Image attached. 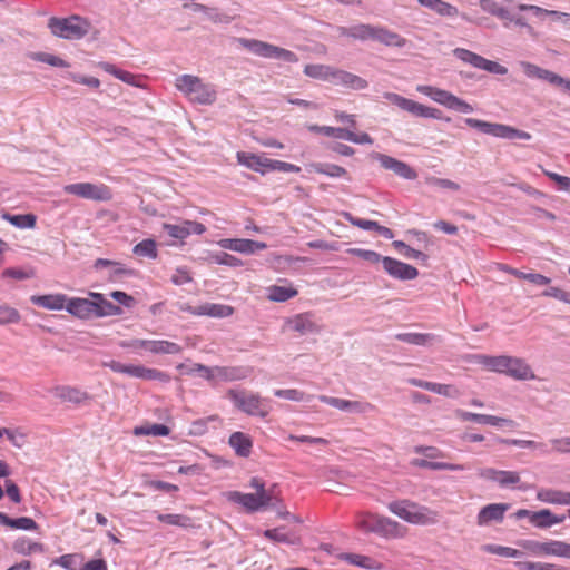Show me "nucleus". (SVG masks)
I'll list each match as a JSON object with an SVG mask.
<instances>
[{"mask_svg":"<svg viewBox=\"0 0 570 570\" xmlns=\"http://www.w3.org/2000/svg\"><path fill=\"white\" fill-rule=\"evenodd\" d=\"M355 528L362 533H374L383 539H403L407 534V528L400 522L370 511H361L354 518Z\"/></svg>","mask_w":570,"mask_h":570,"instance_id":"f257e3e1","label":"nucleus"},{"mask_svg":"<svg viewBox=\"0 0 570 570\" xmlns=\"http://www.w3.org/2000/svg\"><path fill=\"white\" fill-rule=\"evenodd\" d=\"M89 297H69L67 312L80 320L121 314V308L106 299L101 293L89 292Z\"/></svg>","mask_w":570,"mask_h":570,"instance_id":"f03ea898","label":"nucleus"},{"mask_svg":"<svg viewBox=\"0 0 570 570\" xmlns=\"http://www.w3.org/2000/svg\"><path fill=\"white\" fill-rule=\"evenodd\" d=\"M387 509L405 522L416 525H433L440 519L438 511L411 500L392 501L387 504Z\"/></svg>","mask_w":570,"mask_h":570,"instance_id":"7ed1b4c3","label":"nucleus"},{"mask_svg":"<svg viewBox=\"0 0 570 570\" xmlns=\"http://www.w3.org/2000/svg\"><path fill=\"white\" fill-rule=\"evenodd\" d=\"M226 395L237 410L247 415L264 419L272 411L271 401L258 393L245 389H230Z\"/></svg>","mask_w":570,"mask_h":570,"instance_id":"20e7f679","label":"nucleus"},{"mask_svg":"<svg viewBox=\"0 0 570 570\" xmlns=\"http://www.w3.org/2000/svg\"><path fill=\"white\" fill-rule=\"evenodd\" d=\"M175 86L194 104L212 105L216 100L215 87L197 76L181 75L176 78Z\"/></svg>","mask_w":570,"mask_h":570,"instance_id":"39448f33","label":"nucleus"},{"mask_svg":"<svg viewBox=\"0 0 570 570\" xmlns=\"http://www.w3.org/2000/svg\"><path fill=\"white\" fill-rule=\"evenodd\" d=\"M48 28L56 37L77 40L83 38L89 32L90 22L80 16H71L69 18L52 17L48 21Z\"/></svg>","mask_w":570,"mask_h":570,"instance_id":"423d86ee","label":"nucleus"},{"mask_svg":"<svg viewBox=\"0 0 570 570\" xmlns=\"http://www.w3.org/2000/svg\"><path fill=\"white\" fill-rule=\"evenodd\" d=\"M238 45L255 56L268 59H277L289 63L298 62V56L285 48L249 38H237Z\"/></svg>","mask_w":570,"mask_h":570,"instance_id":"0eeeda50","label":"nucleus"},{"mask_svg":"<svg viewBox=\"0 0 570 570\" xmlns=\"http://www.w3.org/2000/svg\"><path fill=\"white\" fill-rule=\"evenodd\" d=\"M466 126L478 129L485 135H490L497 138L503 139H521L529 140L531 139V135L527 131L517 129L514 127L497 124V122H488L484 120L475 119V118H466L464 120Z\"/></svg>","mask_w":570,"mask_h":570,"instance_id":"6e6552de","label":"nucleus"},{"mask_svg":"<svg viewBox=\"0 0 570 570\" xmlns=\"http://www.w3.org/2000/svg\"><path fill=\"white\" fill-rule=\"evenodd\" d=\"M102 366L109 367L115 373H121L131 377L141 379L146 381H159L168 383L170 376L168 373L159 371L157 368L146 367L144 365L124 364L118 361L104 362Z\"/></svg>","mask_w":570,"mask_h":570,"instance_id":"1a4fd4ad","label":"nucleus"},{"mask_svg":"<svg viewBox=\"0 0 570 570\" xmlns=\"http://www.w3.org/2000/svg\"><path fill=\"white\" fill-rule=\"evenodd\" d=\"M416 91L430 97L433 101L462 114H471L474 108L465 100L456 97L452 92L433 86L419 85Z\"/></svg>","mask_w":570,"mask_h":570,"instance_id":"9d476101","label":"nucleus"},{"mask_svg":"<svg viewBox=\"0 0 570 570\" xmlns=\"http://www.w3.org/2000/svg\"><path fill=\"white\" fill-rule=\"evenodd\" d=\"M63 191L66 194L73 195L82 199L95 202H108L112 198L111 189L102 183L69 184L63 187Z\"/></svg>","mask_w":570,"mask_h":570,"instance_id":"9b49d317","label":"nucleus"},{"mask_svg":"<svg viewBox=\"0 0 570 570\" xmlns=\"http://www.w3.org/2000/svg\"><path fill=\"white\" fill-rule=\"evenodd\" d=\"M384 98L393 104L394 106L399 107L400 109L410 112L411 115L415 117H422V118H432V119H441L442 112L441 110L429 107L425 105H422L420 102H416L412 99H407L399 94L395 92H385Z\"/></svg>","mask_w":570,"mask_h":570,"instance_id":"f8f14e48","label":"nucleus"},{"mask_svg":"<svg viewBox=\"0 0 570 570\" xmlns=\"http://www.w3.org/2000/svg\"><path fill=\"white\" fill-rule=\"evenodd\" d=\"M453 55L462 62L476 69L485 70L495 75H505L508 72V69L504 66L495 61L488 60L484 57L464 48H455L453 50Z\"/></svg>","mask_w":570,"mask_h":570,"instance_id":"ddd939ff","label":"nucleus"},{"mask_svg":"<svg viewBox=\"0 0 570 570\" xmlns=\"http://www.w3.org/2000/svg\"><path fill=\"white\" fill-rule=\"evenodd\" d=\"M228 501L240 504L248 512H255L267 507H274L275 502L271 501V493H242L239 491H229L226 494Z\"/></svg>","mask_w":570,"mask_h":570,"instance_id":"4468645a","label":"nucleus"},{"mask_svg":"<svg viewBox=\"0 0 570 570\" xmlns=\"http://www.w3.org/2000/svg\"><path fill=\"white\" fill-rule=\"evenodd\" d=\"M517 544L523 549L525 553L532 557L561 556L562 541L559 540L541 542L537 540L524 539L519 540Z\"/></svg>","mask_w":570,"mask_h":570,"instance_id":"2eb2a0df","label":"nucleus"},{"mask_svg":"<svg viewBox=\"0 0 570 570\" xmlns=\"http://www.w3.org/2000/svg\"><path fill=\"white\" fill-rule=\"evenodd\" d=\"M478 474L481 479L495 482L501 488H513L521 481L520 473L517 471L483 468Z\"/></svg>","mask_w":570,"mask_h":570,"instance_id":"dca6fc26","label":"nucleus"},{"mask_svg":"<svg viewBox=\"0 0 570 570\" xmlns=\"http://www.w3.org/2000/svg\"><path fill=\"white\" fill-rule=\"evenodd\" d=\"M381 263L384 271L396 279L410 281L416 278L419 275V271L414 266L389 256L383 257Z\"/></svg>","mask_w":570,"mask_h":570,"instance_id":"f3484780","label":"nucleus"},{"mask_svg":"<svg viewBox=\"0 0 570 570\" xmlns=\"http://www.w3.org/2000/svg\"><path fill=\"white\" fill-rule=\"evenodd\" d=\"M285 328L297 333L298 335H306L320 332V326L314 322L312 313H301L289 317L285 322Z\"/></svg>","mask_w":570,"mask_h":570,"instance_id":"a211bd4d","label":"nucleus"},{"mask_svg":"<svg viewBox=\"0 0 570 570\" xmlns=\"http://www.w3.org/2000/svg\"><path fill=\"white\" fill-rule=\"evenodd\" d=\"M373 157L380 161L382 167L392 170L394 174L402 178L413 180L417 177L416 171L404 161L379 153H375Z\"/></svg>","mask_w":570,"mask_h":570,"instance_id":"6ab92c4d","label":"nucleus"},{"mask_svg":"<svg viewBox=\"0 0 570 570\" xmlns=\"http://www.w3.org/2000/svg\"><path fill=\"white\" fill-rule=\"evenodd\" d=\"M504 375L510 376L517 381H529L535 379V374L533 373L531 366L523 358L509 355Z\"/></svg>","mask_w":570,"mask_h":570,"instance_id":"aec40b11","label":"nucleus"},{"mask_svg":"<svg viewBox=\"0 0 570 570\" xmlns=\"http://www.w3.org/2000/svg\"><path fill=\"white\" fill-rule=\"evenodd\" d=\"M236 158L239 165L252 169L256 173H269V158L264 155L253 154L247 151H238Z\"/></svg>","mask_w":570,"mask_h":570,"instance_id":"412c9836","label":"nucleus"},{"mask_svg":"<svg viewBox=\"0 0 570 570\" xmlns=\"http://www.w3.org/2000/svg\"><path fill=\"white\" fill-rule=\"evenodd\" d=\"M332 83L352 90H363L368 87L367 80L343 69L335 68Z\"/></svg>","mask_w":570,"mask_h":570,"instance_id":"4be33fe9","label":"nucleus"},{"mask_svg":"<svg viewBox=\"0 0 570 570\" xmlns=\"http://www.w3.org/2000/svg\"><path fill=\"white\" fill-rule=\"evenodd\" d=\"M510 509L508 503H491L483 507L476 517V522L480 527L487 525L490 522H501L504 513Z\"/></svg>","mask_w":570,"mask_h":570,"instance_id":"5701e85b","label":"nucleus"},{"mask_svg":"<svg viewBox=\"0 0 570 570\" xmlns=\"http://www.w3.org/2000/svg\"><path fill=\"white\" fill-rule=\"evenodd\" d=\"M248 371L240 366H213L212 384L246 379Z\"/></svg>","mask_w":570,"mask_h":570,"instance_id":"b1692460","label":"nucleus"},{"mask_svg":"<svg viewBox=\"0 0 570 570\" xmlns=\"http://www.w3.org/2000/svg\"><path fill=\"white\" fill-rule=\"evenodd\" d=\"M68 296L61 293L47 295H32L30 301L32 304L49 311H67Z\"/></svg>","mask_w":570,"mask_h":570,"instance_id":"393cba45","label":"nucleus"},{"mask_svg":"<svg viewBox=\"0 0 570 570\" xmlns=\"http://www.w3.org/2000/svg\"><path fill=\"white\" fill-rule=\"evenodd\" d=\"M472 360L474 363L483 366L488 371L505 374L508 355L492 356L485 354H476L472 356Z\"/></svg>","mask_w":570,"mask_h":570,"instance_id":"a878e982","label":"nucleus"},{"mask_svg":"<svg viewBox=\"0 0 570 570\" xmlns=\"http://www.w3.org/2000/svg\"><path fill=\"white\" fill-rule=\"evenodd\" d=\"M53 395L61 402H69L72 404H82L90 400L87 392L73 386H57L53 390Z\"/></svg>","mask_w":570,"mask_h":570,"instance_id":"bb28decb","label":"nucleus"},{"mask_svg":"<svg viewBox=\"0 0 570 570\" xmlns=\"http://www.w3.org/2000/svg\"><path fill=\"white\" fill-rule=\"evenodd\" d=\"M519 11H530L533 16L543 20L546 17L552 18L554 21H560L564 24L570 26V13H564L556 10H548L534 4H519Z\"/></svg>","mask_w":570,"mask_h":570,"instance_id":"cd10ccee","label":"nucleus"},{"mask_svg":"<svg viewBox=\"0 0 570 570\" xmlns=\"http://www.w3.org/2000/svg\"><path fill=\"white\" fill-rule=\"evenodd\" d=\"M229 446L235 451L236 455L240 458H248L253 449L252 438L244 432H234L228 439Z\"/></svg>","mask_w":570,"mask_h":570,"instance_id":"c85d7f7f","label":"nucleus"},{"mask_svg":"<svg viewBox=\"0 0 570 570\" xmlns=\"http://www.w3.org/2000/svg\"><path fill=\"white\" fill-rule=\"evenodd\" d=\"M375 28L371 24L360 23L353 27H337L336 30L342 37H351L358 40H374Z\"/></svg>","mask_w":570,"mask_h":570,"instance_id":"c756f323","label":"nucleus"},{"mask_svg":"<svg viewBox=\"0 0 570 570\" xmlns=\"http://www.w3.org/2000/svg\"><path fill=\"white\" fill-rule=\"evenodd\" d=\"M104 71L112 75L117 79L124 81L134 87H141L142 76L134 75L129 71L119 69L112 63L109 62H99L98 65Z\"/></svg>","mask_w":570,"mask_h":570,"instance_id":"7c9ffc66","label":"nucleus"},{"mask_svg":"<svg viewBox=\"0 0 570 570\" xmlns=\"http://www.w3.org/2000/svg\"><path fill=\"white\" fill-rule=\"evenodd\" d=\"M564 519V515H554L550 510L543 509L533 512L531 515V523L537 528L546 529L554 524L562 523Z\"/></svg>","mask_w":570,"mask_h":570,"instance_id":"2f4dec72","label":"nucleus"},{"mask_svg":"<svg viewBox=\"0 0 570 570\" xmlns=\"http://www.w3.org/2000/svg\"><path fill=\"white\" fill-rule=\"evenodd\" d=\"M335 67L322 63H309L304 67V75L321 81L332 83Z\"/></svg>","mask_w":570,"mask_h":570,"instance_id":"473e14b6","label":"nucleus"},{"mask_svg":"<svg viewBox=\"0 0 570 570\" xmlns=\"http://www.w3.org/2000/svg\"><path fill=\"white\" fill-rule=\"evenodd\" d=\"M0 524L14 530L36 531L38 529L37 522L29 517L13 519L3 512H0Z\"/></svg>","mask_w":570,"mask_h":570,"instance_id":"72a5a7b5","label":"nucleus"},{"mask_svg":"<svg viewBox=\"0 0 570 570\" xmlns=\"http://www.w3.org/2000/svg\"><path fill=\"white\" fill-rule=\"evenodd\" d=\"M419 3L435 13H438L441 17H449L453 18L459 16V9L454 6H452L449 2H445L443 0H417Z\"/></svg>","mask_w":570,"mask_h":570,"instance_id":"f704fd0d","label":"nucleus"},{"mask_svg":"<svg viewBox=\"0 0 570 570\" xmlns=\"http://www.w3.org/2000/svg\"><path fill=\"white\" fill-rule=\"evenodd\" d=\"M374 40L389 46V47H397L402 48L406 43V39L400 36L399 33L391 31L383 27L375 28Z\"/></svg>","mask_w":570,"mask_h":570,"instance_id":"c9c22d12","label":"nucleus"},{"mask_svg":"<svg viewBox=\"0 0 570 570\" xmlns=\"http://www.w3.org/2000/svg\"><path fill=\"white\" fill-rule=\"evenodd\" d=\"M411 464L416 468L421 469H429V470H448V471H463L465 469V465L463 464H453L448 462H441V461H431L426 459H413L411 461Z\"/></svg>","mask_w":570,"mask_h":570,"instance_id":"e433bc0d","label":"nucleus"},{"mask_svg":"<svg viewBox=\"0 0 570 570\" xmlns=\"http://www.w3.org/2000/svg\"><path fill=\"white\" fill-rule=\"evenodd\" d=\"M341 559L348 562L350 564H354L364 569H371V570H382L383 564L376 561L375 559L357 554V553H344L341 556Z\"/></svg>","mask_w":570,"mask_h":570,"instance_id":"4c0bfd02","label":"nucleus"},{"mask_svg":"<svg viewBox=\"0 0 570 570\" xmlns=\"http://www.w3.org/2000/svg\"><path fill=\"white\" fill-rule=\"evenodd\" d=\"M153 354H178L181 347L174 342L165 340H147V350Z\"/></svg>","mask_w":570,"mask_h":570,"instance_id":"58836bf2","label":"nucleus"},{"mask_svg":"<svg viewBox=\"0 0 570 570\" xmlns=\"http://www.w3.org/2000/svg\"><path fill=\"white\" fill-rule=\"evenodd\" d=\"M312 171L328 176L331 178L345 177L350 179L345 168L330 163H314L309 165Z\"/></svg>","mask_w":570,"mask_h":570,"instance_id":"ea45409f","label":"nucleus"},{"mask_svg":"<svg viewBox=\"0 0 570 570\" xmlns=\"http://www.w3.org/2000/svg\"><path fill=\"white\" fill-rule=\"evenodd\" d=\"M233 312L234 309L229 305L207 303L198 307L197 314L223 318L230 316Z\"/></svg>","mask_w":570,"mask_h":570,"instance_id":"a19ab883","label":"nucleus"},{"mask_svg":"<svg viewBox=\"0 0 570 570\" xmlns=\"http://www.w3.org/2000/svg\"><path fill=\"white\" fill-rule=\"evenodd\" d=\"M395 338L407 344L424 346L432 344L435 335L431 333H399Z\"/></svg>","mask_w":570,"mask_h":570,"instance_id":"79ce46f5","label":"nucleus"},{"mask_svg":"<svg viewBox=\"0 0 570 570\" xmlns=\"http://www.w3.org/2000/svg\"><path fill=\"white\" fill-rule=\"evenodd\" d=\"M264 537L272 541L287 544H296L298 542V537L294 532L285 531L284 527L265 530Z\"/></svg>","mask_w":570,"mask_h":570,"instance_id":"37998d69","label":"nucleus"},{"mask_svg":"<svg viewBox=\"0 0 570 570\" xmlns=\"http://www.w3.org/2000/svg\"><path fill=\"white\" fill-rule=\"evenodd\" d=\"M2 218L20 229L35 228L37 223V217L33 214L11 215L8 213H3Z\"/></svg>","mask_w":570,"mask_h":570,"instance_id":"c03bdc74","label":"nucleus"},{"mask_svg":"<svg viewBox=\"0 0 570 570\" xmlns=\"http://www.w3.org/2000/svg\"><path fill=\"white\" fill-rule=\"evenodd\" d=\"M267 297L273 302H286L297 295V291L292 286L273 285L267 288Z\"/></svg>","mask_w":570,"mask_h":570,"instance_id":"a18cd8bd","label":"nucleus"},{"mask_svg":"<svg viewBox=\"0 0 570 570\" xmlns=\"http://www.w3.org/2000/svg\"><path fill=\"white\" fill-rule=\"evenodd\" d=\"M502 444L514 445L523 449L539 450L541 454H550V451L546 443L537 442L533 440H521V439H499Z\"/></svg>","mask_w":570,"mask_h":570,"instance_id":"49530a36","label":"nucleus"},{"mask_svg":"<svg viewBox=\"0 0 570 570\" xmlns=\"http://www.w3.org/2000/svg\"><path fill=\"white\" fill-rule=\"evenodd\" d=\"M265 248H267V245L263 242L235 238L234 252L250 255L254 254L256 250H263Z\"/></svg>","mask_w":570,"mask_h":570,"instance_id":"de8ad7c7","label":"nucleus"},{"mask_svg":"<svg viewBox=\"0 0 570 570\" xmlns=\"http://www.w3.org/2000/svg\"><path fill=\"white\" fill-rule=\"evenodd\" d=\"M481 550L487 553L497 554L505 558H520L521 556H523V552L521 550L491 543L483 544L481 547Z\"/></svg>","mask_w":570,"mask_h":570,"instance_id":"09e8293b","label":"nucleus"},{"mask_svg":"<svg viewBox=\"0 0 570 570\" xmlns=\"http://www.w3.org/2000/svg\"><path fill=\"white\" fill-rule=\"evenodd\" d=\"M13 550L22 556H29L33 552H42L43 547L41 543L33 542L27 538H19L13 542Z\"/></svg>","mask_w":570,"mask_h":570,"instance_id":"8fccbe9b","label":"nucleus"},{"mask_svg":"<svg viewBox=\"0 0 570 570\" xmlns=\"http://www.w3.org/2000/svg\"><path fill=\"white\" fill-rule=\"evenodd\" d=\"M480 7L483 11L504 21L509 17V10L504 8L498 0H480Z\"/></svg>","mask_w":570,"mask_h":570,"instance_id":"3c124183","label":"nucleus"},{"mask_svg":"<svg viewBox=\"0 0 570 570\" xmlns=\"http://www.w3.org/2000/svg\"><path fill=\"white\" fill-rule=\"evenodd\" d=\"M28 57L33 61L45 62L52 67H59V68L70 67L69 62H67L62 58L51 55V53H47V52H30V53H28Z\"/></svg>","mask_w":570,"mask_h":570,"instance_id":"603ef678","label":"nucleus"},{"mask_svg":"<svg viewBox=\"0 0 570 570\" xmlns=\"http://www.w3.org/2000/svg\"><path fill=\"white\" fill-rule=\"evenodd\" d=\"M157 520L167 523L170 525H176L180 528H190L193 527V520L188 515L184 514H164V513H157Z\"/></svg>","mask_w":570,"mask_h":570,"instance_id":"864d4df0","label":"nucleus"},{"mask_svg":"<svg viewBox=\"0 0 570 570\" xmlns=\"http://www.w3.org/2000/svg\"><path fill=\"white\" fill-rule=\"evenodd\" d=\"M134 254L139 257H148L155 259L158 255L157 245L154 239H145L138 243L134 249Z\"/></svg>","mask_w":570,"mask_h":570,"instance_id":"5fc2aeb1","label":"nucleus"},{"mask_svg":"<svg viewBox=\"0 0 570 570\" xmlns=\"http://www.w3.org/2000/svg\"><path fill=\"white\" fill-rule=\"evenodd\" d=\"M392 246L404 257L411 258V259H420L423 262L428 261V255H425L423 252L414 249L406 245L402 240H394L392 243Z\"/></svg>","mask_w":570,"mask_h":570,"instance_id":"6e6d98bb","label":"nucleus"},{"mask_svg":"<svg viewBox=\"0 0 570 570\" xmlns=\"http://www.w3.org/2000/svg\"><path fill=\"white\" fill-rule=\"evenodd\" d=\"M36 272L32 267H9L1 273L2 278H12L17 281H23L35 277Z\"/></svg>","mask_w":570,"mask_h":570,"instance_id":"4d7b16f0","label":"nucleus"},{"mask_svg":"<svg viewBox=\"0 0 570 570\" xmlns=\"http://www.w3.org/2000/svg\"><path fill=\"white\" fill-rule=\"evenodd\" d=\"M306 128L314 134L324 135L337 139H344L346 128L331 127V126H318L307 125Z\"/></svg>","mask_w":570,"mask_h":570,"instance_id":"13d9d810","label":"nucleus"},{"mask_svg":"<svg viewBox=\"0 0 570 570\" xmlns=\"http://www.w3.org/2000/svg\"><path fill=\"white\" fill-rule=\"evenodd\" d=\"M511 23L519 28L525 29L527 35H529L532 38H538V32L534 30L532 26H530L525 18L519 14H513L509 11V17L504 19L503 26L509 27Z\"/></svg>","mask_w":570,"mask_h":570,"instance_id":"bf43d9fd","label":"nucleus"},{"mask_svg":"<svg viewBox=\"0 0 570 570\" xmlns=\"http://www.w3.org/2000/svg\"><path fill=\"white\" fill-rule=\"evenodd\" d=\"M538 500L546 502V503H552V504H563L564 502H569V500L564 499V492L557 491V490H540L537 493Z\"/></svg>","mask_w":570,"mask_h":570,"instance_id":"052dcab7","label":"nucleus"},{"mask_svg":"<svg viewBox=\"0 0 570 570\" xmlns=\"http://www.w3.org/2000/svg\"><path fill=\"white\" fill-rule=\"evenodd\" d=\"M135 435H155V436H166L169 434V429L164 424H150L146 426H137L134 430Z\"/></svg>","mask_w":570,"mask_h":570,"instance_id":"680f3d73","label":"nucleus"},{"mask_svg":"<svg viewBox=\"0 0 570 570\" xmlns=\"http://www.w3.org/2000/svg\"><path fill=\"white\" fill-rule=\"evenodd\" d=\"M274 395L277 397L286 399L289 401L302 402L312 399V395H307L305 392L297 389H279L274 391Z\"/></svg>","mask_w":570,"mask_h":570,"instance_id":"e2e57ef3","label":"nucleus"},{"mask_svg":"<svg viewBox=\"0 0 570 570\" xmlns=\"http://www.w3.org/2000/svg\"><path fill=\"white\" fill-rule=\"evenodd\" d=\"M208 261L210 263H216L219 265H226V266H230V267H238V266L243 265V263L239 258H237L236 256H233L230 254H227L225 252L210 254L208 256Z\"/></svg>","mask_w":570,"mask_h":570,"instance_id":"0e129e2a","label":"nucleus"},{"mask_svg":"<svg viewBox=\"0 0 570 570\" xmlns=\"http://www.w3.org/2000/svg\"><path fill=\"white\" fill-rule=\"evenodd\" d=\"M249 485L256 490V494H261L262 492L266 494L271 493V501H281L278 498L279 491L276 484H273L269 489H265V484L261 479L252 478Z\"/></svg>","mask_w":570,"mask_h":570,"instance_id":"69168bd1","label":"nucleus"},{"mask_svg":"<svg viewBox=\"0 0 570 570\" xmlns=\"http://www.w3.org/2000/svg\"><path fill=\"white\" fill-rule=\"evenodd\" d=\"M20 318H21L20 313L16 308H13L7 304L0 303V324L1 325L19 323Z\"/></svg>","mask_w":570,"mask_h":570,"instance_id":"338daca9","label":"nucleus"},{"mask_svg":"<svg viewBox=\"0 0 570 570\" xmlns=\"http://www.w3.org/2000/svg\"><path fill=\"white\" fill-rule=\"evenodd\" d=\"M552 445L549 449L550 453L569 454L570 453V436L554 438L550 440Z\"/></svg>","mask_w":570,"mask_h":570,"instance_id":"774afa93","label":"nucleus"}]
</instances>
